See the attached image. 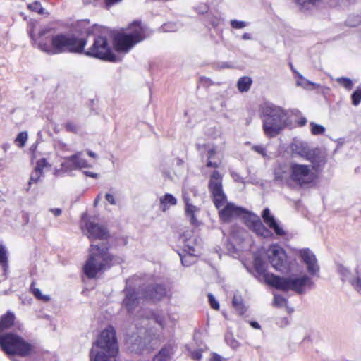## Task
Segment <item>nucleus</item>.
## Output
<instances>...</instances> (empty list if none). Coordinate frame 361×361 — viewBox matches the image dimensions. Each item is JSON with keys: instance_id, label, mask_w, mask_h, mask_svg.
<instances>
[{"instance_id": "nucleus-41", "label": "nucleus", "mask_w": 361, "mask_h": 361, "mask_svg": "<svg viewBox=\"0 0 361 361\" xmlns=\"http://www.w3.org/2000/svg\"><path fill=\"white\" fill-rule=\"evenodd\" d=\"M336 80L340 85L343 86L347 90H350L353 88V83L348 78L341 77L336 78Z\"/></svg>"}, {"instance_id": "nucleus-8", "label": "nucleus", "mask_w": 361, "mask_h": 361, "mask_svg": "<svg viewBox=\"0 0 361 361\" xmlns=\"http://www.w3.org/2000/svg\"><path fill=\"white\" fill-rule=\"evenodd\" d=\"M0 346L8 355H18L23 357L30 355L34 348L21 337L12 333L0 335Z\"/></svg>"}, {"instance_id": "nucleus-62", "label": "nucleus", "mask_w": 361, "mask_h": 361, "mask_svg": "<svg viewBox=\"0 0 361 361\" xmlns=\"http://www.w3.org/2000/svg\"><path fill=\"white\" fill-rule=\"evenodd\" d=\"M224 67H226V68H229L230 66H228V65H225V66H223Z\"/></svg>"}, {"instance_id": "nucleus-13", "label": "nucleus", "mask_w": 361, "mask_h": 361, "mask_svg": "<svg viewBox=\"0 0 361 361\" xmlns=\"http://www.w3.org/2000/svg\"><path fill=\"white\" fill-rule=\"evenodd\" d=\"M146 317L143 320L144 325L148 324V321L152 319L162 329L169 331L176 324L177 319L174 314H171L163 310L152 312L146 310Z\"/></svg>"}, {"instance_id": "nucleus-20", "label": "nucleus", "mask_w": 361, "mask_h": 361, "mask_svg": "<svg viewBox=\"0 0 361 361\" xmlns=\"http://www.w3.org/2000/svg\"><path fill=\"white\" fill-rule=\"evenodd\" d=\"M142 293L144 294V298L152 300H159L165 296L166 289L162 285H154L149 286L147 290Z\"/></svg>"}, {"instance_id": "nucleus-40", "label": "nucleus", "mask_w": 361, "mask_h": 361, "mask_svg": "<svg viewBox=\"0 0 361 361\" xmlns=\"http://www.w3.org/2000/svg\"><path fill=\"white\" fill-rule=\"evenodd\" d=\"M104 198L111 205L114 206L118 204V198L116 197L115 192L112 189L105 193Z\"/></svg>"}, {"instance_id": "nucleus-56", "label": "nucleus", "mask_w": 361, "mask_h": 361, "mask_svg": "<svg viewBox=\"0 0 361 361\" xmlns=\"http://www.w3.org/2000/svg\"><path fill=\"white\" fill-rule=\"evenodd\" d=\"M83 173L85 176L97 179L99 177V174H98L97 173L92 172V171H85Z\"/></svg>"}, {"instance_id": "nucleus-55", "label": "nucleus", "mask_w": 361, "mask_h": 361, "mask_svg": "<svg viewBox=\"0 0 361 361\" xmlns=\"http://www.w3.org/2000/svg\"><path fill=\"white\" fill-rule=\"evenodd\" d=\"M49 212L55 216H59L62 214V210L59 208H51L49 209Z\"/></svg>"}, {"instance_id": "nucleus-35", "label": "nucleus", "mask_w": 361, "mask_h": 361, "mask_svg": "<svg viewBox=\"0 0 361 361\" xmlns=\"http://www.w3.org/2000/svg\"><path fill=\"white\" fill-rule=\"evenodd\" d=\"M297 75L298 77V79L296 81V84L298 86H300L305 89H307L309 85H313L315 87L319 86V85L307 80L301 74H300L298 73H297Z\"/></svg>"}, {"instance_id": "nucleus-39", "label": "nucleus", "mask_w": 361, "mask_h": 361, "mask_svg": "<svg viewBox=\"0 0 361 361\" xmlns=\"http://www.w3.org/2000/svg\"><path fill=\"white\" fill-rule=\"evenodd\" d=\"M225 341L233 349H236L239 347L238 341L233 337V335L230 332L226 334Z\"/></svg>"}, {"instance_id": "nucleus-46", "label": "nucleus", "mask_w": 361, "mask_h": 361, "mask_svg": "<svg viewBox=\"0 0 361 361\" xmlns=\"http://www.w3.org/2000/svg\"><path fill=\"white\" fill-rule=\"evenodd\" d=\"M64 128L66 131L73 133H77L79 130L78 126L73 122H67L65 124Z\"/></svg>"}, {"instance_id": "nucleus-54", "label": "nucleus", "mask_w": 361, "mask_h": 361, "mask_svg": "<svg viewBox=\"0 0 361 361\" xmlns=\"http://www.w3.org/2000/svg\"><path fill=\"white\" fill-rule=\"evenodd\" d=\"M216 154V150L215 148H211V149H208V151H207L208 160L213 159Z\"/></svg>"}, {"instance_id": "nucleus-53", "label": "nucleus", "mask_w": 361, "mask_h": 361, "mask_svg": "<svg viewBox=\"0 0 361 361\" xmlns=\"http://www.w3.org/2000/svg\"><path fill=\"white\" fill-rule=\"evenodd\" d=\"M221 161H213L212 160H208L207 163V166L210 168H218L220 166Z\"/></svg>"}, {"instance_id": "nucleus-49", "label": "nucleus", "mask_w": 361, "mask_h": 361, "mask_svg": "<svg viewBox=\"0 0 361 361\" xmlns=\"http://www.w3.org/2000/svg\"><path fill=\"white\" fill-rule=\"evenodd\" d=\"M208 300H209L211 307L213 309H214L216 310H218L219 309V304L218 301L216 300L215 298L214 297V295L212 294H211V293L208 294Z\"/></svg>"}, {"instance_id": "nucleus-43", "label": "nucleus", "mask_w": 361, "mask_h": 361, "mask_svg": "<svg viewBox=\"0 0 361 361\" xmlns=\"http://www.w3.org/2000/svg\"><path fill=\"white\" fill-rule=\"evenodd\" d=\"M352 104L357 106L361 102V87H358L351 95Z\"/></svg>"}, {"instance_id": "nucleus-59", "label": "nucleus", "mask_w": 361, "mask_h": 361, "mask_svg": "<svg viewBox=\"0 0 361 361\" xmlns=\"http://www.w3.org/2000/svg\"><path fill=\"white\" fill-rule=\"evenodd\" d=\"M242 39H245V40H250V39H251V35L249 33H244L242 35Z\"/></svg>"}, {"instance_id": "nucleus-22", "label": "nucleus", "mask_w": 361, "mask_h": 361, "mask_svg": "<svg viewBox=\"0 0 361 361\" xmlns=\"http://www.w3.org/2000/svg\"><path fill=\"white\" fill-rule=\"evenodd\" d=\"M254 268L259 277H262L264 281L268 284L267 280V275H274L266 271L265 262L259 257H255L254 259Z\"/></svg>"}, {"instance_id": "nucleus-15", "label": "nucleus", "mask_w": 361, "mask_h": 361, "mask_svg": "<svg viewBox=\"0 0 361 361\" xmlns=\"http://www.w3.org/2000/svg\"><path fill=\"white\" fill-rule=\"evenodd\" d=\"M299 255L306 265L307 272L312 276H317L320 268L315 255L308 248L300 250Z\"/></svg>"}, {"instance_id": "nucleus-50", "label": "nucleus", "mask_w": 361, "mask_h": 361, "mask_svg": "<svg viewBox=\"0 0 361 361\" xmlns=\"http://www.w3.org/2000/svg\"><path fill=\"white\" fill-rule=\"evenodd\" d=\"M252 149L257 152L258 154H261L263 157H266V148L263 145H253L252 147Z\"/></svg>"}, {"instance_id": "nucleus-7", "label": "nucleus", "mask_w": 361, "mask_h": 361, "mask_svg": "<svg viewBox=\"0 0 361 361\" xmlns=\"http://www.w3.org/2000/svg\"><path fill=\"white\" fill-rule=\"evenodd\" d=\"M264 114L266 118L264 120L263 129L265 135L270 137L276 136L290 123L286 111L279 106L267 105L264 108Z\"/></svg>"}, {"instance_id": "nucleus-42", "label": "nucleus", "mask_w": 361, "mask_h": 361, "mask_svg": "<svg viewBox=\"0 0 361 361\" xmlns=\"http://www.w3.org/2000/svg\"><path fill=\"white\" fill-rule=\"evenodd\" d=\"M30 288L32 293L37 299L43 300L44 302H47L49 300V296L43 295L39 288L34 287V283H32Z\"/></svg>"}, {"instance_id": "nucleus-21", "label": "nucleus", "mask_w": 361, "mask_h": 361, "mask_svg": "<svg viewBox=\"0 0 361 361\" xmlns=\"http://www.w3.org/2000/svg\"><path fill=\"white\" fill-rule=\"evenodd\" d=\"M252 222V230L258 235L263 238H269L272 235L271 231L265 227L258 216Z\"/></svg>"}, {"instance_id": "nucleus-2", "label": "nucleus", "mask_w": 361, "mask_h": 361, "mask_svg": "<svg viewBox=\"0 0 361 361\" xmlns=\"http://www.w3.org/2000/svg\"><path fill=\"white\" fill-rule=\"evenodd\" d=\"M49 32L48 29H44L36 36L32 30L29 34L33 44L42 51L50 55L65 52L81 53L86 44L85 40L73 34L61 33L50 36Z\"/></svg>"}, {"instance_id": "nucleus-6", "label": "nucleus", "mask_w": 361, "mask_h": 361, "mask_svg": "<svg viewBox=\"0 0 361 361\" xmlns=\"http://www.w3.org/2000/svg\"><path fill=\"white\" fill-rule=\"evenodd\" d=\"M149 35L147 27L138 22H134L129 26L128 32L119 33L115 36V49L118 52L127 53Z\"/></svg>"}, {"instance_id": "nucleus-31", "label": "nucleus", "mask_w": 361, "mask_h": 361, "mask_svg": "<svg viewBox=\"0 0 361 361\" xmlns=\"http://www.w3.org/2000/svg\"><path fill=\"white\" fill-rule=\"evenodd\" d=\"M197 255V253L192 252L179 253L182 264L185 267L190 266L195 262Z\"/></svg>"}, {"instance_id": "nucleus-47", "label": "nucleus", "mask_w": 361, "mask_h": 361, "mask_svg": "<svg viewBox=\"0 0 361 361\" xmlns=\"http://www.w3.org/2000/svg\"><path fill=\"white\" fill-rule=\"evenodd\" d=\"M350 284L357 291L361 293V279L359 276V274L355 276L353 280H351Z\"/></svg>"}, {"instance_id": "nucleus-52", "label": "nucleus", "mask_w": 361, "mask_h": 361, "mask_svg": "<svg viewBox=\"0 0 361 361\" xmlns=\"http://www.w3.org/2000/svg\"><path fill=\"white\" fill-rule=\"evenodd\" d=\"M122 0H104V5L106 8H109L113 5L119 3Z\"/></svg>"}, {"instance_id": "nucleus-34", "label": "nucleus", "mask_w": 361, "mask_h": 361, "mask_svg": "<svg viewBox=\"0 0 361 361\" xmlns=\"http://www.w3.org/2000/svg\"><path fill=\"white\" fill-rule=\"evenodd\" d=\"M0 264L6 271L8 267L7 251L4 246H0Z\"/></svg>"}, {"instance_id": "nucleus-44", "label": "nucleus", "mask_w": 361, "mask_h": 361, "mask_svg": "<svg viewBox=\"0 0 361 361\" xmlns=\"http://www.w3.org/2000/svg\"><path fill=\"white\" fill-rule=\"evenodd\" d=\"M27 7L30 10L37 12L39 14H43L44 13V8H42L41 4L38 1H35L32 4H28Z\"/></svg>"}, {"instance_id": "nucleus-10", "label": "nucleus", "mask_w": 361, "mask_h": 361, "mask_svg": "<svg viewBox=\"0 0 361 361\" xmlns=\"http://www.w3.org/2000/svg\"><path fill=\"white\" fill-rule=\"evenodd\" d=\"M132 279L126 281V286L123 290L124 298L121 303L122 309L125 310L129 316H135L137 319L140 318L145 319V310H140L141 300L144 298V294L140 290L137 291L131 287Z\"/></svg>"}, {"instance_id": "nucleus-28", "label": "nucleus", "mask_w": 361, "mask_h": 361, "mask_svg": "<svg viewBox=\"0 0 361 361\" xmlns=\"http://www.w3.org/2000/svg\"><path fill=\"white\" fill-rule=\"evenodd\" d=\"M300 6V9L308 11L317 7L319 4V0H293Z\"/></svg>"}, {"instance_id": "nucleus-61", "label": "nucleus", "mask_w": 361, "mask_h": 361, "mask_svg": "<svg viewBox=\"0 0 361 361\" xmlns=\"http://www.w3.org/2000/svg\"><path fill=\"white\" fill-rule=\"evenodd\" d=\"M100 197H101V194H99L97 195V197H96V199L94 200V205H97L100 200Z\"/></svg>"}, {"instance_id": "nucleus-48", "label": "nucleus", "mask_w": 361, "mask_h": 361, "mask_svg": "<svg viewBox=\"0 0 361 361\" xmlns=\"http://www.w3.org/2000/svg\"><path fill=\"white\" fill-rule=\"evenodd\" d=\"M247 23L245 21H240L237 20H232L231 21V25L233 28L235 29H242L246 27Z\"/></svg>"}, {"instance_id": "nucleus-18", "label": "nucleus", "mask_w": 361, "mask_h": 361, "mask_svg": "<svg viewBox=\"0 0 361 361\" xmlns=\"http://www.w3.org/2000/svg\"><path fill=\"white\" fill-rule=\"evenodd\" d=\"M262 216L264 223L267 224L270 228L273 229L277 235L282 236L285 235L284 230L279 226L274 216L271 215L270 210L268 208L263 210Z\"/></svg>"}, {"instance_id": "nucleus-26", "label": "nucleus", "mask_w": 361, "mask_h": 361, "mask_svg": "<svg viewBox=\"0 0 361 361\" xmlns=\"http://www.w3.org/2000/svg\"><path fill=\"white\" fill-rule=\"evenodd\" d=\"M173 354V352L171 348H164L154 357L153 361H171Z\"/></svg>"}, {"instance_id": "nucleus-36", "label": "nucleus", "mask_w": 361, "mask_h": 361, "mask_svg": "<svg viewBox=\"0 0 361 361\" xmlns=\"http://www.w3.org/2000/svg\"><path fill=\"white\" fill-rule=\"evenodd\" d=\"M310 131L314 135H323L325 133V128L319 124H317L314 122L310 123Z\"/></svg>"}, {"instance_id": "nucleus-16", "label": "nucleus", "mask_w": 361, "mask_h": 361, "mask_svg": "<svg viewBox=\"0 0 361 361\" xmlns=\"http://www.w3.org/2000/svg\"><path fill=\"white\" fill-rule=\"evenodd\" d=\"M81 156L82 152H79L73 155L65 157V161L61 164L62 168L65 171H71L90 167V165Z\"/></svg>"}, {"instance_id": "nucleus-3", "label": "nucleus", "mask_w": 361, "mask_h": 361, "mask_svg": "<svg viewBox=\"0 0 361 361\" xmlns=\"http://www.w3.org/2000/svg\"><path fill=\"white\" fill-rule=\"evenodd\" d=\"M208 188L214 204L219 210V215L223 221H228L245 212V210L242 207L227 202L226 196L223 190L222 176L217 171H214L212 173Z\"/></svg>"}, {"instance_id": "nucleus-4", "label": "nucleus", "mask_w": 361, "mask_h": 361, "mask_svg": "<svg viewBox=\"0 0 361 361\" xmlns=\"http://www.w3.org/2000/svg\"><path fill=\"white\" fill-rule=\"evenodd\" d=\"M118 351L116 332L112 326L104 329L90 352V361H109Z\"/></svg>"}, {"instance_id": "nucleus-27", "label": "nucleus", "mask_w": 361, "mask_h": 361, "mask_svg": "<svg viewBox=\"0 0 361 361\" xmlns=\"http://www.w3.org/2000/svg\"><path fill=\"white\" fill-rule=\"evenodd\" d=\"M274 177L277 180L282 183H287L290 180V171L287 172L284 167L279 166L274 171Z\"/></svg>"}, {"instance_id": "nucleus-9", "label": "nucleus", "mask_w": 361, "mask_h": 361, "mask_svg": "<svg viewBox=\"0 0 361 361\" xmlns=\"http://www.w3.org/2000/svg\"><path fill=\"white\" fill-rule=\"evenodd\" d=\"M293 153L297 154L312 164V168L318 171L326 163V154L319 148H312L307 142L295 140L291 145Z\"/></svg>"}, {"instance_id": "nucleus-23", "label": "nucleus", "mask_w": 361, "mask_h": 361, "mask_svg": "<svg viewBox=\"0 0 361 361\" xmlns=\"http://www.w3.org/2000/svg\"><path fill=\"white\" fill-rule=\"evenodd\" d=\"M338 272L341 276V279L350 283H351V280H353L355 276L358 274L357 269H355L353 273L349 269L342 265L339 266Z\"/></svg>"}, {"instance_id": "nucleus-5", "label": "nucleus", "mask_w": 361, "mask_h": 361, "mask_svg": "<svg viewBox=\"0 0 361 361\" xmlns=\"http://www.w3.org/2000/svg\"><path fill=\"white\" fill-rule=\"evenodd\" d=\"M267 280L269 286L278 290L286 292L292 290L298 294H303L306 293L307 288H312L314 286L311 277L306 274L291 275L288 277L267 275Z\"/></svg>"}, {"instance_id": "nucleus-38", "label": "nucleus", "mask_w": 361, "mask_h": 361, "mask_svg": "<svg viewBox=\"0 0 361 361\" xmlns=\"http://www.w3.org/2000/svg\"><path fill=\"white\" fill-rule=\"evenodd\" d=\"M44 176V173H41L39 171L35 169L34 168V170L30 174V180L28 183L29 188L31 186L32 183H36L39 182L42 177Z\"/></svg>"}, {"instance_id": "nucleus-11", "label": "nucleus", "mask_w": 361, "mask_h": 361, "mask_svg": "<svg viewBox=\"0 0 361 361\" xmlns=\"http://www.w3.org/2000/svg\"><path fill=\"white\" fill-rule=\"evenodd\" d=\"M314 170H315L314 169ZM316 174L312 166L293 163L290 166V181L300 187H305L314 182Z\"/></svg>"}, {"instance_id": "nucleus-25", "label": "nucleus", "mask_w": 361, "mask_h": 361, "mask_svg": "<svg viewBox=\"0 0 361 361\" xmlns=\"http://www.w3.org/2000/svg\"><path fill=\"white\" fill-rule=\"evenodd\" d=\"M176 204V198L171 194L167 193L160 197V204L164 212L168 209L169 206H174Z\"/></svg>"}, {"instance_id": "nucleus-12", "label": "nucleus", "mask_w": 361, "mask_h": 361, "mask_svg": "<svg viewBox=\"0 0 361 361\" xmlns=\"http://www.w3.org/2000/svg\"><path fill=\"white\" fill-rule=\"evenodd\" d=\"M85 55L111 62L117 61L106 38L100 36L94 39L93 44L85 51Z\"/></svg>"}, {"instance_id": "nucleus-17", "label": "nucleus", "mask_w": 361, "mask_h": 361, "mask_svg": "<svg viewBox=\"0 0 361 361\" xmlns=\"http://www.w3.org/2000/svg\"><path fill=\"white\" fill-rule=\"evenodd\" d=\"M183 200L185 202V213L192 224H197V220L196 215L200 212V209L191 203V200L185 191H183Z\"/></svg>"}, {"instance_id": "nucleus-57", "label": "nucleus", "mask_w": 361, "mask_h": 361, "mask_svg": "<svg viewBox=\"0 0 361 361\" xmlns=\"http://www.w3.org/2000/svg\"><path fill=\"white\" fill-rule=\"evenodd\" d=\"M297 123L298 124V126H304L305 125H306L307 123V119L305 117H301L300 118L298 121H297Z\"/></svg>"}, {"instance_id": "nucleus-30", "label": "nucleus", "mask_w": 361, "mask_h": 361, "mask_svg": "<svg viewBox=\"0 0 361 361\" xmlns=\"http://www.w3.org/2000/svg\"><path fill=\"white\" fill-rule=\"evenodd\" d=\"M232 304L233 307L239 312L240 314H244L247 310V308L243 303V300L239 294L234 295Z\"/></svg>"}, {"instance_id": "nucleus-19", "label": "nucleus", "mask_w": 361, "mask_h": 361, "mask_svg": "<svg viewBox=\"0 0 361 361\" xmlns=\"http://www.w3.org/2000/svg\"><path fill=\"white\" fill-rule=\"evenodd\" d=\"M183 244V252L197 253L196 248L197 247V239L190 231L183 233L180 238Z\"/></svg>"}, {"instance_id": "nucleus-37", "label": "nucleus", "mask_w": 361, "mask_h": 361, "mask_svg": "<svg viewBox=\"0 0 361 361\" xmlns=\"http://www.w3.org/2000/svg\"><path fill=\"white\" fill-rule=\"evenodd\" d=\"M28 138L27 133L25 131L20 133L14 140L15 144L20 148L25 146Z\"/></svg>"}, {"instance_id": "nucleus-29", "label": "nucleus", "mask_w": 361, "mask_h": 361, "mask_svg": "<svg viewBox=\"0 0 361 361\" xmlns=\"http://www.w3.org/2000/svg\"><path fill=\"white\" fill-rule=\"evenodd\" d=\"M252 80L250 77L243 76L238 79L237 87L240 92H247L252 85Z\"/></svg>"}, {"instance_id": "nucleus-45", "label": "nucleus", "mask_w": 361, "mask_h": 361, "mask_svg": "<svg viewBox=\"0 0 361 361\" xmlns=\"http://www.w3.org/2000/svg\"><path fill=\"white\" fill-rule=\"evenodd\" d=\"M274 303L276 306L278 307H284L286 306L288 303V300L280 295L275 294Z\"/></svg>"}, {"instance_id": "nucleus-14", "label": "nucleus", "mask_w": 361, "mask_h": 361, "mask_svg": "<svg viewBox=\"0 0 361 361\" xmlns=\"http://www.w3.org/2000/svg\"><path fill=\"white\" fill-rule=\"evenodd\" d=\"M267 255L273 268L280 272H286L289 269L286 254L279 245H271L267 250Z\"/></svg>"}, {"instance_id": "nucleus-51", "label": "nucleus", "mask_w": 361, "mask_h": 361, "mask_svg": "<svg viewBox=\"0 0 361 361\" xmlns=\"http://www.w3.org/2000/svg\"><path fill=\"white\" fill-rule=\"evenodd\" d=\"M207 361H227V360L216 353H212Z\"/></svg>"}, {"instance_id": "nucleus-1", "label": "nucleus", "mask_w": 361, "mask_h": 361, "mask_svg": "<svg viewBox=\"0 0 361 361\" xmlns=\"http://www.w3.org/2000/svg\"><path fill=\"white\" fill-rule=\"evenodd\" d=\"M86 228L92 244L83 271L89 279H94L98 273L109 269L114 264H120L123 260L109 252L107 244H94L97 240H106L109 238V232L104 226L90 221L86 224Z\"/></svg>"}, {"instance_id": "nucleus-24", "label": "nucleus", "mask_w": 361, "mask_h": 361, "mask_svg": "<svg viewBox=\"0 0 361 361\" xmlns=\"http://www.w3.org/2000/svg\"><path fill=\"white\" fill-rule=\"evenodd\" d=\"M15 316L12 312H8L0 318V332L10 328L14 322Z\"/></svg>"}, {"instance_id": "nucleus-58", "label": "nucleus", "mask_w": 361, "mask_h": 361, "mask_svg": "<svg viewBox=\"0 0 361 361\" xmlns=\"http://www.w3.org/2000/svg\"><path fill=\"white\" fill-rule=\"evenodd\" d=\"M250 326L252 328L256 329H259L260 327H261L259 324L257 322H255V321L250 322Z\"/></svg>"}, {"instance_id": "nucleus-32", "label": "nucleus", "mask_w": 361, "mask_h": 361, "mask_svg": "<svg viewBox=\"0 0 361 361\" xmlns=\"http://www.w3.org/2000/svg\"><path fill=\"white\" fill-rule=\"evenodd\" d=\"M187 349L190 353V357L195 361H200L202 359V349H196L195 345L191 343L187 346Z\"/></svg>"}, {"instance_id": "nucleus-33", "label": "nucleus", "mask_w": 361, "mask_h": 361, "mask_svg": "<svg viewBox=\"0 0 361 361\" xmlns=\"http://www.w3.org/2000/svg\"><path fill=\"white\" fill-rule=\"evenodd\" d=\"M51 167V164L49 163L45 158H41L37 161L35 169L39 171L41 173H44V169L49 170Z\"/></svg>"}, {"instance_id": "nucleus-60", "label": "nucleus", "mask_w": 361, "mask_h": 361, "mask_svg": "<svg viewBox=\"0 0 361 361\" xmlns=\"http://www.w3.org/2000/svg\"><path fill=\"white\" fill-rule=\"evenodd\" d=\"M87 154H88L90 157H92V158H96V157H97V154H96L94 152H92V151H90V150H88V151H87Z\"/></svg>"}]
</instances>
